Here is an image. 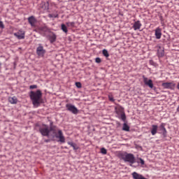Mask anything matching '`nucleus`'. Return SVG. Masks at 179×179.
Returning <instances> with one entry per match:
<instances>
[{"label": "nucleus", "mask_w": 179, "mask_h": 179, "mask_svg": "<svg viewBox=\"0 0 179 179\" xmlns=\"http://www.w3.org/2000/svg\"><path fill=\"white\" fill-rule=\"evenodd\" d=\"M42 95H43L42 92L40 90H38L36 92H34V91L30 92L29 97L32 101V104L34 106L38 107V106L41 103Z\"/></svg>", "instance_id": "f257e3e1"}, {"label": "nucleus", "mask_w": 179, "mask_h": 179, "mask_svg": "<svg viewBox=\"0 0 179 179\" xmlns=\"http://www.w3.org/2000/svg\"><path fill=\"white\" fill-rule=\"evenodd\" d=\"M120 157L125 162H129L131 166H134V164L136 162V157L134 155L131 153L123 152L120 154Z\"/></svg>", "instance_id": "f03ea898"}, {"label": "nucleus", "mask_w": 179, "mask_h": 179, "mask_svg": "<svg viewBox=\"0 0 179 179\" xmlns=\"http://www.w3.org/2000/svg\"><path fill=\"white\" fill-rule=\"evenodd\" d=\"M38 131L43 136H49L50 131L55 133L54 127H49L46 124H42L40 126Z\"/></svg>", "instance_id": "7ed1b4c3"}, {"label": "nucleus", "mask_w": 179, "mask_h": 179, "mask_svg": "<svg viewBox=\"0 0 179 179\" xmlns=\"http://www.w3.org/2000/svg\"><path fill=\"white\" fill-rule=\"evenodd\" d=\"M53 134H55V136L57 138H59V142H61L62 143H64L66 142V138H65L62 130H58L57 133L56 132V130H55V133H53Z\"/></svg>", "instance_id": "20e7f679"}, {"label": "nucleus", "mask_w": 179, "mask_h": 179, "mask_svg": "<svg viewBox=\"0 0 179 179\" xmlns=\"http://www.w3.org/2000/svg\"><path fill=\"white\" fill-rule=\"evenodd\" d=\"M53 134H55V136L57 138H59V142H61L62 143H64L66 142V138H65L62 130H58L57 133L56 132V130H55V133H53Z\"/></svg>", "instance_id": "39448f33"}, {"label": "nucleus", "mask_w": 179, "mask_h": 179, "mask_svg": "<svg viewBox=\"0 0 179 179\" xmlns=\"http://www.w3.org/2000/svg\"><path fill=\"white\" fill-rule=\"evenodd\" d=\"M53 134H55V136L57 138H59V142H61L62 143H64L66 142V138H65L62 130H58L57 133L56 132V130H55V133H53Z\"/></svg>", "instance_id": "423d86ee"}, {"label": "nucleus", "mask_w": 179, "mask_h": 179, "mask_svg": "<svg viewBox=\"0 0 179 179\" xmlns=\"http://www.w3.org/2000/svg\"><path fill=\"white\" fill-rule=\"evenodd\" d=\"M66 108L68 111L75 115H77L79 113L78 109L75 106L70 103L66 104Z\"/></svg>", "instance_id": "0eeeda50"}, {"label": "nucleus", "mask_w": 179, "mask_h": 179, "mask_svg": "<svg viewBox=\"0 0 179 179\" xmlns=\"http://www.w3.org/2000/svg\"><path fill=\"white\" fill-rule=\"evenodd\" d=\"M46 53L43 46L41 44H38V47L36 48V55L40 57H43Z\"/></svg>", "instance_id": "6e6552de"}, {"label": "nucleus", "mask_w": 179, "mask_h": 179, "mask_svg": "<svg viewBox=\"0 0 179 179\" xmlns=\"http://www.w3.org/2000/svg\"><path fill=\"white\" fill-rule=\"evenodd\" d=\"M162 86L163 87V88L164 89H169V90H174L176 84L174 83V82H171V83H163L162 84Z\"/></svg>", "instance_id": "1a4fd4ad"}, {"label": "nucleus", "mask_w": 179, "mask_h": 179, "mask_svg": "<svg viewBox=\"0 0 179 179\" xmlns=\"http://www.w3.org/2000/svg\"><path fill=\"white\" fill-rule=\"evenodd\" d=\"M14 36L17 38V39H24L25 38V31L20 29L19 30L17 33L14 34Z\"/></svg>", "instance_id": "9d476101"}, {"label": "nucleus", "mask_w": 179, "mask_h": 179, "mask_svg": "<svg viewBox=\"0 0 179 179\" xmlns=\"http://www.w3.org/2000/svg\"><path fill=\"white\" fill-rule=\"evenodd\" d=\"M143 83L145 85H148L150 89L154 88V84L152 80H148V78L145 76L143 77Z\"/></svg>", "instance_id": "9b49d317"}, {"label": "nucleus", "mask_w": 179, "mask_h": 179, "mask_svg": "<svg viewBox=\"0 0 179 179\" xmlns=\"http://www.w3.org/2000/svg\"><path fill=\"white\" fill-rule=\"evenodd\" d=\"M27 20H28L29 24L31 25V27H36V23L37 22V20L34 16H31V17H28Z\"/></svg>", "instance_id": "f8f14e48"}, {"label": "nucleus", "mask_w": 179, "mask_h": 179, "mask_svg": "<svg viewBox=\"0 0 179 179\" xmlns=\"http://www.w3.org/2000/svg\"><path fill=\"white\" fill-rule=\"evenodd\" d=\"M155 35L157 39H161L162 36V29L160 27H157L155 31Z\"/></svg>", "instance_id": "ddd939ff"}, {"label": "nucleus", "mask_w": 179, "mask_h": 179, "mask_svg": "<svg viewBox=\"0 0 179 179\" xmlns=\"http://www.w3.org/2000/svg\"><path fill=\"white\" fill-rule=\"evenodd\" d=\"M141 27L142 23L141 22V21L138 20L134 23L132 28L134 29V31H137L141 29Z\"/></svg>", "instance_id": "4468645a"}, {"label": "nucleus", "mask_w": 179, "mask_h": 179, "mask_svg": "<svg viewBox=\"0 0 179 179\" xmlns=\"http://www.w3.org/2000/svg\"><path fill=\"white\" fill-rule=\"evenodd\" d=\"M133 179H148L145 177H144L143 175L136 173V172H133L131 173Z\"/></svg>", "instance_id": "2eb2a0df"}, {"label": "nucleus", "mask_w": 179, "mask_h": 179, "mask_svg": "<svg viewBox=\"0 0 179 179\" xmlns=\"http://www.w3.org/2000/svg\"><path fill=\"white\" fill-rule=\"evenodd\" d=\"M158 132V126L157 125H152V128H151V134L152 136H155L157 134Z\"/></svg>", "instance_id": "dca6fc26"}, {"label": "nucleus", "mask_w": 179, "mask_h": 179, "mask_svg": "<svg viewBox=\"0 0 179 179\" xmlns=\"http://www.w3.org/2000/svg\"><path fill=\"white\" fill-rule=\"evenodd\" d=\"M115 113L117 115H120V114L124 113V108L122 106H117L115 108Z\"/></svg>", "instance_id": "f3484780"}, {"label": "nucleus", "mask_w": 179, "mask_h": 179, "mask_svg": "<svg viewBox=\"0 0 179 179\" xmlns=\"http://www.w3.org/2000/svg\"><path fill=\"white\" fill-rule=\"evenodd\" d=\"M67 143L73 148V149L74 150H78L79 149V147L77 145L76 143H73V142H71V141H69L67 142Z\"/></svg>", "instance_id": "a211bd4d"}, {"label": "nucleus", "mask_w": 179, "mask_h": 179, "mask_svg": "<svg viewBox=\"0 0 179 179\" xmlns=\"http://www.w3.org/2000/svg\"><path fill=\"white\" fill-rule=\"evenodd\" d=\"M8 101L11 104H16L17 103V99L16 96L9 97Z\"/></svg>", "instance_id": "6ab92c4d"}, {"label": "nucleus", "mask_w": 179, "mask_h": 179, "mask_svg": "<svg viewBox=\"0 0 179 179\" xmlns=\"http://www.w3.org/2000/svg\"><path fill=\"white\" fill-rule=\"evenodd\" d=\"M160 129L162 131L163 135L165 136L167 134V130L165 127V124L164 123L161 124L160 125Z\"/></svg>", "instance_id": "aec40b11"}, {"label": "nucleus", "mask_w": 179, "mask_h": 179, "mask_svg": "<svg viewBox=\"0 0 179 179\" xmlns=\"http://www.w3.org/2000/svg\"><path fill=\"white\" fill-rule=\"evenodd\" d=\"M49 40L51 43H53L57 40V36L53 34L52 36H50Z\"/></svg>", "instance_id": "412c9836"}, {"label": "nucleus", "mask_w": 179, "mask_h": 179, "mask_svg": "<svg viewBox=\"0 0 179 179\" xmlns=\"http://www.w3.org/2000/svg\"><path fill=\"white\" fill-rule=\"evenodd\" d=\"M122 130H124L125 131H129L130 127L127 123H124Z\"/></svg>", "instance_id": "4be33fe9"}, {"label": "nucleus", "mask_w": 179, "mask_h": 179, "mask_svg": "<svg viewBox=\"0 0 179 179\" xmlns=\"http://www.w3.org/2000/svg\"><path fill=\"white\" fill-rule=\"evenodd\" d=\"M61 29L62 30L63 32H64L66 34L68 33V29L65 24H61Z\"/></svg>", "instance_id": "5701e85b"}, {"label": "nucleus", "mask_w": 179, "mask_h": 179, "mask_svg": "<svg viewBox=\"0 0 179 179\" xmlns=\"http://www.w3.org/2000/svg\"><path fill=\"white\" fill-rule=\"evenodd\" d=\"M66 26H67L68 27L73 28V27H75L76 23H75L74 22H66Z\"/></svg>", "instance_id": "b1692460"}, {"label": "nucleus", "mask_w": 179, "mask_h": 179, "mask_svg": "<svg viewBox=\"0 0 179 179\" xmlns=\"http://www.w3.org/2000/svg\"><path fill=\"white\" fill-rule=\"evenodd\" d=\"M120 118H121V120H122V121H126L127 117H126L125 113L124 112V113H121V114H120Z\"/></svg>", "instance_id": "393cba45"}, {"label": "nucleus", "mask_w": 179, "mask_h": 179, "mask_svg": "<svg viewBox=\"0 0 179 179\" xmlns=\"http://www.w3.org/2000/svg\"><path fill=\"white\" fill-rule=\"evenodd\" d=\"M103 55L105 56L106 57H109L110 55L106 50H103L102 51Z\"/></svg>", "instance_id": "a878e982"}, {"label": "nucleus", "mask_w": 179, "mask_h": 179, "mask_svg": "<svg viewBox=\"0 0 179 179\" xmlns=\"http://www.w3.org/2000/svg\"><path fill=\"white\" fill-rule=\"evenodd\" d=\"M39 30L43 32H47L48 29L46 27H40Z\"/></svg>", "instance_id": "bb28decb"}, {"label": "nucleus", "mask_w": 179, "mask_h": 179, "mask_svg": "<svg viewBox=\"0 0 179 179\" xmlns=\"http://www.w3.org/2000/svg\"><path fill=\"white\" fill-rule=\"evenodd\" d=\"M101 153L103 154V155H106L107 154V150L104 148H101Z\"/></svg>", "instance_id": "cd10ccee"}, {"label": "nucleus", "mask_w": 179, "mask_h": 179, "mask_svg": "<svg viewBox=\"0 0 179 179\" xmlns=\"http://www.w3.org/2000/svg\"><path fill=\"white\" fill-rule=\"evenodd\" d=\"M108 99L111 102H114L115 101L113 95H108Z\"/></svg>", "instance_id": "c85d7f7f"}, {"label": "nucleus", "mask_w": 179, "mask_h": 179, "mask_svg": "<svg viewBox=\"0 0 179 179\" xmlns=\"http://www.w3.org/2000/svg\"><path fill=\"white\" fill-rule=\"evenodd\" d=\"M38 88V86L36 85H33L29 86L30 90H34Z\"/></svg>", "instance_id": "c756f323"}, {"label": "nucleus", "mask_w": 179, "mask_h": 179, "mask_svg": "<svg viewBox=\"0 0 179 179\" xmlns=\"http://www.w3.org/2000/svg\"><path fill=\"white\" fill-rule=\"evenodd\" d=\"M5 28V26L3 24V22L0 21V29H3Z\"/></svg>", "instance_id": "7c9ffc66"}, {"label": "nucleus", "mask_w": 179, "mask_h": 179, "mask_svg": "<svg viewBox=\"0 0 179 179\" xmlns=\"http://www.w3.org/2000/svg\"><path fill=\"white\" fill-rule=\"evenodd\" d=\"M76 86L78 88H81L82 87V84L78 82V83H76Z\"/></svg>", "instance_id": "2f4dec72"}, {"label": "nucleus", "mask_w": 179, "mask_h": 179, "mask_svg": "<svg viewBox=\"0 0 179 179\" xmlns=\"http://www.w3.org/2000/svg\"><path fill=\"white\" fill-rule=\"evenodd\" d=\"M95 62L97 63V64H100L101 62V58L99 57H97L95 59Z\"/></svg>", "instance_id": "473e14b6"}, {"label": "nucleus", "mask_w": 179, "mask_h": 179, "mask_svg": "<svg viewBox=\"0 0 179 179\" xmlns=\"http://www.w3.org/2000/svg\"><path fill=\"white\" fill-rule=\"evenodd\" d=\"M139 160H140V163H141V165L145 164V161L142 158H140Z\"/></svg>", "instance_id": "72a5a7b5"}, {"label": "nucleus", "mask_w": 179, "mask_h": 179, "mask_svg": "<svg viewBox=\"0 0 179 179\" xmlns=\"http://www.w3.org/2000/svg\"><path fill=\"white\" fill-rule=\"evenodd\" d=\"M153 63H154V62H153L152 60H150V64H153Z\"/></svg>", "instance_id": "f704fd0d"}, {"label": "nucleus", "mask_w": 179, "mask_h": 179, "mask_svg": "<svg viewBox=\"0 0 179 179\" xmlns=\"http://www.w3.org/2000/svg\"><path fill=\"white\" fill-rule=\"evenodd\" d=\"M164 55V53H161V55H159V56H160V57H163Z\"/></svg>", "instance_id": "c9c22d12"}, {"label": "nucleus", "mask_w": 179, "mask_h": 179, "mask_svg": "<svg viewBox=\"0 0 179 179\" xmlns=\"http://www.w3.org/2000/svg\"><path fill=\"white\" fill-rule=\"evenodd\" d=\"M45 142H46V143L50 142V140L49 139L45 140Z\"/></svg>", "instance_id": "e433bc0d"}, {"label": "nucleus", "mask_w": 179, "mask_h": 179, "mask_svg": "<svg viewBox=\"0 0 179 179\" xmlns=\"http://www.w3.org/2000/svg\"><path fill=\"white\" fill-rule=\"evenodd\" d=\"M49 17H53L54 16L52 15H49Z\"/></svg>", "instance_id": "4c0bfd02"}, {"label": "nucleus", "mask_w": 179, "mask_h": 179, "mask_svg": "<svg viewBox=\"0 0 179 179\" xmlns=\"http://www.w3.org/2000/svg\"><path fill=\"white\" fill-rule=\"evenodd\" d=\"M177 89L179 90V83L177 85Z\"/></svg>", "instance_id": "58836bf2"}, {"label": "nucleus", "mask_w": 179, "mask_h": 179, "mask_svg": "<svg viewBox=\"0 0 179 179\" xmlns=\"http://www.w3.org/2000/svg\"><path fill=\"white\" fill-rule=\"evenodd\" d=\"M176 110H177V111H179V106H178Z\"/></svg>", "instance_id": "ea45409f"}, {"label": "nucleus", "mask_w": 179, "mask_h": 179, "mask_svg": "<svg viewBox=\"0 0 179 179\" xmlns=\"http://www.w3.org/2000/svg\"><path fill=\"white\" fill-rule=\"evenodd\" d=\"M2 64L0 62V68L1 67Z\"/></svg>", "instance_id": "a19ab883"}, {"label": "nucleus", "mask_w": 179, "mask_h": 179, "mask_svg": "<svg viewBox=\"0 0 179 179\" xmlns=\"http://www.w3.org/2000/svg\"><path fill=\"white\" fill-rule=\"evenodd\" d=\"M54 17H57V15H56V16H54Z\"/></svg>", "instance_id": "79ce46f5"}, {"label": "nucleus", "mask_w": 179, "mask_h": 179, "mask_svg": "<svg viewBox=\"0 0 179 179\" xmlns=\"http://www.w3.org/2000/svg\"><path fill=\"white\" fill-rule=\"evenodd\" d=\"M177 112H179V111H177Z\"/></svg>", "instance_id": "37998d69"}]
</instances>
